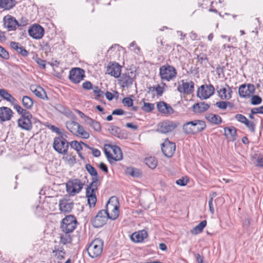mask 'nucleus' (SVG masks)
I'll return each instance as SVG.
<instances>
[{
	"instance_id": "nucleus-1",
	"label": "nucleus",
	"mask_w": 263,
	"mask_h": 263,
	"mask_svg": "<svg viewBox=\"0 0 263 263\" xmlns=\"http://www.w3.org/2000/svg\"><path fill=\"white\" fill-rule=\"evenodd\" d=\"M14 109L21 115V117L17 120L18 127L25 130H30L32 128L31 121L32 116L30 111L22 108L20 105H15Z\"/></svg>"
},
{
	"instance_id": "nucleus-2",
	"label": "nucleus",
	"mask_w": 263,
	"mask_h": 263,
	"mask_svg": "<svg viewBox=\"0 0 263 263\" xmlns=\"http://www.w3.org/2000/svg\"><path fill=\"white\" fill-rule=\"evenodd\" d=\"M205 122L201 120H194L185 123L182 126L183 132L186 135H195L206 128Z\"/></svg>"
},
{
	"instance_id": "nucleus-3",
	"label": "nucleus",
	"mask_w": 263,
	"mask_h": 263,
	"mask_svg": "<svg viewBox=\"0 0 263 263\" xmlns=\"http://www.w3.org/2000/svg\"><path fill=\"white\" fill-rule=\"evenodd\" d=\"M104 153L110 163L120 161L123 158L121 148L116 145L106 144L104 147Z\"/></svg>"
},
{
	"instance_id": "nucleus-4",
	"label": "nucleus",
	"mask_w": 263,
	"mask_h": 263,
	"mask_svg": "<svg viewBox=\"0 0 263 263\" xmlns=\"http://www.w3.org/2000/svg\"><path fill=\"white\" fill-rule=\"evenodd\" d=\"M176 69L168 64L161 66L159 68V76L162 82H169L176 78Z\"/></svg>"
},
{
	"instance_id": "nucleus-5",
	"label": "nucleus",
	"mask_w": 263,
	"mask_h": 263,
	"mask_svg": "<svg viewBox=\"0 0 263 263\" xmlns=\"http://www.w3.org/2000/svg\"><path fill=\"white\" fill-rule=\"evenodd\" d=\"M67 128L74 135L82 138L88 139L89 137V134L85 131L82 126L79 123L73 121H68L66 123Z\"/></svg>"
},
{
	"instance_id": "nucleus-6",
	"label": "nucleus",
	"mask_w": 263,
	"mask_h": 263,
	"mask_svg": "<svg viewBox=\"0 0 263 263\" xmlns=\"http://www.w3.org/2000/svg\"><path fill=\"white\" fill-rule=\"evenodd\" d=\"M118 201L115 197H111L106 205L105 211L108 213V218L111 220L116 219L119 216V210Z\"/></svg>"
},
{
	"instance_id": "nucleus-7",
	"label": "nucleus",
	"mask_w": 263,
	"mask_h": 263,
	"mask_svg": "<svg viewBox=\"0 0 263 263\" xmlns=\"http://www.w3.org/2000/svg\"><path fill=\"white\" fill-rule=\"evenodd\" d=\"M69 143L64 138L63 135H60L54 138L53 148L58 153L66 155L68 152Z\"/></svg>"
},
{
	"instance_id": "nucleus-8",
	"label": "nucleus",
	"mask_w": 263,
	"mask_h": 263,
	"mask_svg": "<svg viewBox=\"0 0 263 263\" xmlns=\"http://www.w3.org/2000/svg\"><path fill=\"white\" fill-rule=\"evenodd\" d=\"M103 247V241L99 238L95 239L87 249L89 256L92 258L99 256L102 252Z\"/></svg>"
},
{
	"instance_id": "nucleus-9",
	"label": "nucleus",
	"mask_w": 263,
	"mask_h": 263,
	"mask_svg": "<svg viewBox=\"0 0 263 263\" xmlns=\"http://www.w3.org/2000/svg\"><path fill=\"white\" fill-rule=\"evenodd\" d=\"M77 223V219L73 215H67L62 219L61 229L66 234L71 233L76 229Z\"/></svg>"
},
{
	"instance_id": "nucleus-10",
	"label": "nucleus",
	"mask_w": 263,
	"mask_h": 263,
	"mask_svg": "<svg viewBox=\"0 0 263 263\" xmlns=\"http://www.w3.org/2000/svg\"><path fill=\"white\" fill-rule=\"evenodd\" d=\"M83 183L80 179H73L69 180L66 183V190L71 195H74L79 193L82 190Z\"/></svg>"
},
{
	"instance_id": "nucleus-11",
	"label": "nucleus",
	"mask_w": 263,
	"mask_h": 263,
	"mask_svg": "<svg viewBox=\"0 0 263 263\" xmlns=\"http://www.w3.org/2000/svg\"><path fill=\"white\" fill-rule=\"evenodd\" d=\"M215 92V88L211 84L201 85L197 91V96L201 99H206L212 96Z\"/></svg>"
},
{
	"instance_id": "nucleus-12",
	"label": "nucleus",
	"mask_w": 263,
	"mask_h": 263,
	"mask_svg": "<svg viewBox=\"0 0 263 263\" xmlns=\"http://www.w3.org/2000/svg\"><path fill=\"white\" fill-rule=\"evenodd\" d=\"M108 216V213L105 210L99 211L92 221L93 226L95 228H100L103 226L109 219Z\"/></svg>"
},
{
	"instance_id": "nucleus-13",
	"label": "nucleus",
	"mask_w": 263,
	"mask_h": 263,
	"mask_svg": "<svg viewBox=\"0 0 263 263\" xmlns=\"http://www.w3.org/2000/svg\"><path fill=\"white\" fill-rule=\"evenodd\" d=\"M177 90L181 93L190 95L194 91V83L192 81L187 82L182 80L179 83Z\"/></svg>"
},
{
	"instance_id": "nucleus-14",
	"label": "nucleus",
	"mask_w": 263,
	"mask_h": 263,
	"mask_svg": "<svg viewBox=\"0 0 263 263\" xmlns=\"http://www.w3.org/2000/svg\"><path fill=\"white\" fill-rule=\"evenodd\" d=\"M178 123L170 120H165L160 123L158 126V131L162 134L171 132L175 129Z\"/></svg>"
},
{
	"instance_id": "nucleus-15",
	"label": "nucleus",
	"mask_w": 263,
	"mask_h": 263,
	"mask_svg": "<svg viewBox=\"0 0 263 263\" xmlns=\"http://www.w3.org/2000/svg\"><path fill=\"white\" fill-rule=\"evenodd\" d=\"M84 70L80 68H72L69 72V78L73 83H80L85 77Z\"/></svg>"
},
{
	"instance_id": "nucleus-16",
	"label": "nucleus",
	"mask_w": 263,
	"mask_h": 263,
	"mask_svg": "<svg viewBox=\"0 0 263 263\" xmlns=\"http://www.w3.org/2000/svg\"><path fill=\"white\" fill-rule=\"evenodd\" d=\"M161 149L164 155L167 157H172L176 150V144L175 143L165 139L162 144Z\"/></svg>"
},
{
	"instance_id": "nucleus-17",
	"label": "nucleus",
	"mask_w": 263,
	"mask_h": 263,
	"mask_svg": "<svg viewBox=\"0 0 263 263\" xmlns=\"http://www.w3.org/2000/svg\"><path fill=\"white\" fill-rule=\"evenodd\" d=\"M4 27L8 31H14L18 27V22L11 15H7L3 18Z\"/></svg>"
},
{
	"instance_id": "nucleus-18",
	"label": "nucleus",
	"mask_w": 263,
	"mask_h": 263,
	"mask_svg": "<svg viewBox=\"0 0 263 263\" xmlns=\"http://www.w3.org/2000/svg\"><path fill=\"white\" fill-rule=\"evenodd\" d=\"M133 76V73L132 72L121 74L119 77V84L123 88L130 86L134 81V78Z\"/></svg>"
},
{
	"instance_id": "nucleus-19",
	"label": "nucleus",
	"mask_w": 263,
	"mask_h": 263,
	"mask_svg": "<svg viewBox=\"0 0 263 263\" xmlns=\"http://www.w3.org/2000/svg\"><path fill=\"white\" fill-rule=\"evenodd\" d=\"M28 33L32 38L40 39L44 34V29L41 25L34 24L29 28Z\"/></svg>"
},
{
	"instance_id": "nucleus-20",
	"label": "nucleus",
	"mask_w": 263,
	"mask_h": 263,
	"mask_svg": "<svg viewBox=\"0 0 263 263\" xmlns=\"http://www.w3.org/2000/svg\"><path fill=\"white\" fill-rule=\"evenodd\" d=\"M216 90L219 97L222 100H229L232 97V90L228 85L217 86Z\"/></svg>"
},
{
	"instance_id": "nucleus-21",
	"label": "nucleus",
	"mask_w": 263,
	"mask_h": 263,
	"mask_svg": "<svg viewBox=\"0 0 263 263\" xmlns=\"http://www.w3.org/2000/svg\"><path fill=\"white\" fill-rule=\"evenodd\" d=\"M13 114V112L10 108L5 106L0 107V123L10 120Z\"/></svg>"
},
{
	"instance_id": "nucleus-22",
	"label": "nucleus",
	"mask_w": 263,
	"mask_h": 263,
	"mask_svg": "<svg viewBox=\"0 0 263 263\" xmlns=\"http://www.w3.org/2000/svg\"><path fill=\"white\" fill-rule=\"evenodd\" d=\"M121 66L119 64L115 63L108 65L106 73L115 78H119L121 75Z\"/></svg>"
},
{
	"instance_id": "nucleus-23",
	"label": "nucleus",
	"mask_w": 263,
	"mask_h": 263,
	"mask_svg": "<svg viewBox=\"0 0 263 263\" xmlns=\"http://www.w3.org/2000/svg\"><path fill=\"white\" fill-rule=\"evenodd\" d=\"M157 108L158 110L162 114L171 115L174 112L172 107L163 101L157 102Z\"/></svg>"
},
{
	"instance_id": "nucleus-24",
	"label": "nucleus",
	"mask_w": 263,
	"mask_h": 263,
	"mask_svg": "<svg viewBox=\"0 0 263 263\" xmlns=\"http://www.w3.org/2000/svg\"><path fill=\"white\" fill-rule=\"evenodd\" d=\"M73 203L66 199H62L59 201V207L61 212L66 213H69L73 208Z\"/></svg>"
},
{
	"instance_id": "nucleus-25",
	"label": "nucleus",
	"mask_w": 263,
	"mask_h": 263,
	"mask_svg": "<svg viewBox=\"0 0 263 263\" xmlns=\"http://www.w3.org/2000/svg\"><path fill=\"white\" fill-rule=\"evenodd\" d=\"M0 97L4 100L10 102L13 105L14 108L15 105H18L16 103V100L6 89H0Z\"/></svg>"
},
{
	"instance_id": "nucleus-26",
	"label": "nucleus",
	"mask_w": 263,
	"mask_h": 263,
	"mask_svg": "<svg viewBox=\"0 0 263 263\" xmlns=\"http://www.w3.org/2000/svg\"><path fill=\"white\" fill-rule=\"evenodd\" d=\"M210 104L203 102L194 104L192 106V108L194 112L200 114L206 111L210 108Z\"/></svg>"
},
{
	"instance_id": "nucleus-27",
	"label": "nucleus",
	"mask_w": 263,
	"mask_h": 263,
	"mask_svg": "<svg viewBox=\"0 0 263 263\" xmlns=\"http://www.w3.org/2000/svg\"><path fill=\"white\" fill-rule=\"evenodd\" d=\"M31 91L37 97L44 99H47V96L45 90L40 86L36 85H31L30 86Z\"/></svg>"
},
{
	"instance_id": "nucleus-28",
	"label": "nucleus",
	"mask_w": 263,
	"mask_h": 263,
	"mask_svg": "<svg viewBox=\"0 0 263 263\" xmlns=\"http://www.w3.org/2000/svg\"><path fill=\"white\" fill-rule=\"evenodd\" d=\"M147 236V232L145 230H142L133 233L131 235V239L134 242H139L142 241Z\"/></svg>"
},
{
	"instance_id": "nucleus-29",
	"label": "nucleus",
	"mask_w": 263,
	"mask_h": 263,
	"mask_svg": "<svg viewBox=\"0 0 263 263\" xmlns=\"http://www.w3.org/2000/svg\"><path fill=\"white\" fill-rule=\"evenodd\" d=\"M205 118L210 123L214 125H219L222 122V119L219 115L212 113L206 114Z\"/></svg>"
},
{
	"instance_id": "nucleus-30",
	"label": "nucleus",
	"mask_w": 263,
	"mask_h": 263,
	"mask_svg": "<svg viewBox=\"0 0 263 263\" xmlns=\"http://www.w3.org/2000/svg\"><path fill=\"white\" fill-rule=\"evenodd\" d=\"M224 135L228 139L234 141L237 137L236 128L233 126L227 127L224 128Z\"/></svg>"
},
{
	"instance_id": "nucleus-31",
	"label": "nucleus",
	"mask_w": 263,
	"mask_h": 263,
	"mask_svg": "<svg viewBox=\"0 0 263 263\" xmlns=\"http://www.w3.org/2000/svg\"><path fill=\"white\" fill-rule=\"evenodd\" d=\"M53 255L59 260L64 258L66 253L63 247L55 246L52 251Z\"/></svg>"
},
{
	"instance_id": "nucleus-32",
	"label": "nucleus",
	"mask_w": 263,
	"mask_h": 263,
	"mask_svg": "<svg viewBox=\"0 0 263 263\" xmlns=\"http://www.w3.org/2000/svg\"><path fill=\"white\" fill-rule=\"evenodd\" d=\"M15 0H0V8L10 10L15 5Z\"/></svg>"
},
{
	"instance_id": "nucleus-33",
	"label": "nucleus",
	"mask_w": 263,
	"mask_h": 263,
	"mask_svg": "<svg viewBox=\"0 0 263 263\" xmlns=\"http://www.w3.org/2000/svg\"><path fill=\"white\" fill-rule=\"evenodd\" d=\"M92 182L87 186L86 191H89L91 193H96L99 185V177H95L92 178Z\"/></svg>"
},
{
	"instance_id": "nucleus-34",
	"label": "nucleus",
	"mask_w": 263,
	"mask_h": 263,
	"mask_svg": "<svg viewBox=\"0 0 263 263\" xmlns=\"http://www.w3.org/2000/svg\"><path fill=\"white\" fill-rule=\"evenodd\" d=\"M85 121L89 125L95 130L97 132L100 131L101 129V125L98 121H96L89 117H86Z\"/></svg>"
},
{
	"instance_id": "nucleus-35",
	"label": "nucleus",
	"mask_w": 263,
	"mask_h": 263,
	"mask_svg": "<svg viewBox=\"0 0 263 263\" xmlns=\"http://www.w3.org/2000/svg\"><path fill=\"white\" fill-rule=\"evenodd\" d=\"M86 196L87 198L88 203L89 205V206L90 208L94 207L97 201L96 193H91L89 191H86Z\"/></svg>"
},
{
	"instance_id": "nucleus-36",
	"label": "nucleus",
	"mask_w": 263,
	"mask_h": 263,
	"mask_svg": "<svg viewBox=\"0 0 263 263\" xmlns=\"http://www.w3.org/2000/svg\"><path fill=\"white\" fill-rule=\"evenodd\" d=\"M22 103L23 106L26 108L25 109H30L32 108L33 105V100L29 97L25 96H24L22 100Z\"/></svg>"
},
{
	"instance_id": "nucleus-37",
	"label": "nucleus",
	"mask_w": 263,
	"mask_h": 263,
	"mask_svg": "<svg viewBox=\"0 0 263 263\" xmlns=\"http://www.w3.org/2000/svg\"><path fill=\"white\" fill-rule=\"evenodd\" d=\"M126 174L133 177L138 178L141 176V172L138 169L133 167L126 168L125 170Z\"/></svg>"
},
{
	"instance_id": "nucleus-38",
	"label": "nucleus",
	"mask_w": 263,
	"mask_h": 263,
	"mask_svg": "<svg viewBox=\"0 0 263 263\" xmlns=\"http://www.w3.org/2000/svg\"><path fill=\"white\" fill-rule=\"evenodd\" d=\"M206 225V221L203 220L201 221L198 225L193 228L191 230V233L193 234H198L202 232L203 229L205 227Z\"/></svg>"
},
{
	"instance_id": "nucleus-39",
	"label": "nucleus",
	"mask_w": 263,
	"mask_h": 263,
	"mask_svg": "<svg viewBox=\"0 0 263 263\" xmlns=\"http://www.w3.org/2000/svg\"><path fill=\"white\" fill-rule=\"evenodd\" d=\"M145 163L151 168H155L157 165V160L155 157H150L144 160Z\"/></svg>"
},
{
	"instance_id": "nucleus-40",
	"label": "nucleus",
	"mask_w": 263,
	"mask_h": 263,
	"mask_svg": "<svg viewBox=\"0 0 263 263\" xmlns=\"http://www.w3.org/2000/svg\"><path fill=\"white\" fill-rule=\"evenodd\" d=\"M239 96L242 98L249 97L250 96V92L248 91L246 88V85L245 84L241 85L238 89Z\"/></svg>"
},
{
	"instance_id": "nucleus-41",
	"label": "nucleus",
	"mask_w": 263,
	"mask_h": 263,
	"mask_svg": "<svg viewBox=\"0 0 263 263\" xmlns=\"http://www.w3.org/2000/svg\"><path fill=\"white\" fill-rule=\"evenodd\" d=\"M85 168L89 174L92 177H98V174L95 168L90 164L85 165Z\"/></svg>"
},
{
	"instance_id": "nucleus-42",
	"label": "nucleus",
	"mask_w": 263,
	"mask_h": 263,
	"mask_svg": "<svg viewBox=\"0 0 263 263\" xmlns=\"http://www.w3.org/2000/svg\"><path fill=\"white\" fill-rule=\"evenodd\" d=\"M82 143H79L77 141H72L69 143L71 147L77 151L78 153L82 149Z\"/></svg>"
},
{
	"instance_id": "nucleus-43",
	"label": "nucleus",
	"mask_w": 263,
	"mask_h": 263,
	"mask_svg": "<svg viewBox=\"0 0 263 263\" xmlns=\"http://www.w3.org/2000/svg\"><path fill=\"white\" fill-rule=\"evenodd\" d=\"M108 130L112 135H113L115 136L119 137V136L120 135V130L119 127H118L117 126L112 125L108 129Z\"/></svg>"
},
{
	"instance_id": "nucleus-44",
	"label": "nucleus",
	"mask_w": 263,
	"mask_h": 263,
	"mask_svg": "<svg viewBox=\"0 0 263 263\" xmlns=\"http://www.w3.org/2000/svg\"><path fill=\"white\" fill-rule=\"evenodd\" d=\"M154 108V104L150 103L144 102L142 109L147 112H151Z\"/></svg>"
},
{
	"instance_id": "nucleus-45",
	"label": "nucleus",
	"mask_w": 263,
	"mask_h": 263,
	"mask_svg": "<svg viewBox=\"0 0 263 263\" xmlns=\"http://www.w3.org/2000/svg\"><path fill=\"white\" fill-rule=\"evenodd\" d=\"M262 99L257 95L253 96L251 99V103L252 105H258L261 103Z\"/></svg>"
},
{
	"instance_id": "nucleus-46",
	"label": "nucleus",
	"mask_w": 263,
	"mask_h": 263,
	"mask_svg": "<svg viewBox=\"0 0 263 263\" xmlns=\"http://www.w3.org/2000/svg\"><path fill=\"white\" fill-rule=\"evenodd\" d=\"M93 93L96 95L95 99H99L100 98L103 97L104 92L98 86H95L93 88Z\"/></svg>"
},
{
	"instance_id": "nucleus-47",
	"label": "nucleus",
	"mask_w": 263,
	"mask_h": 263,
	"mask_svg": "<svg viewBox=\"0 0 263 263\" xmlns=\"http://www.w3.org/2000/svg\"><path fill=\"white\" fill-rule=\"evenodd\" d=\"M82 144H83L86 147L90 149L92 151V153L93 154V155L95 156V157H99L101 155V152L100 151L97 149V148H92V147H90L89 145H88L87 144L83 143L82 142Z\"/></svg>"
},
{
	"instance_id": "nucleus-48",
	"label": "nucleus",
	"mask_w": 263,
	"mask_h": 263,
	"mask_svg": "<svg viewBox=\"0 0 263 263\" xmlns=\"http://www.w3.org/2000/svg\"><path fill=\"white\" fill-rule=\"evenodd\" d=\"M243 124L246 125L252 133L255 132V124L253 122L250 121L247 119V121H246Z\"/></svg>"
},
{
	"instance_id": "nucleus-49",
	"label": "nucleus",
	"mask_w": 263,
	"mask_h": 263,
	"mask_svg": "<svg viewBox=\"0 0 263 263\" xmlns=\"http://www.w3.org/2000/svg\"><path fill=\"white\" fill-rule=\"evenodd\" d=\"M0 57L5 60L9 58L8 52L3 47L0 46Z\"/></svg>"
},
{
	"instance_id": "nucleus-50",
	"label": "nucleus",
	"mask_w": 263,
	"mask_h": 263,
	"mask_svg": "<svg viewBox=\"0 0 263 263\" xmlns=\"http://www.w3.org/2000/svg\"><path fill=\"white\" fill-rule=\"evenodd\" d=\"M228 105H231V103L227 101H219L216 103L217 107L222 109H226Z\"/></svg>"
},
{
	"instance_id": "nucleus-51",
	"label": "nucleus",
	"mask_w": 263,
	"mask_h": 263,
	"mask_svg": "<svg viewBox=\"0 0 263 263\" xmlns=\"http://www.w3.org/2000/svg\"><path fill=\"white\" fill-rule=\"evenodd\" d=\"M122 103L125 106L130 107L133 105V100L130 98L126 97L123 99Z\"/></svg>"
},
{
	"instance_id": "nucleus-52",
	"label": "nucleus",
	"mask_w": 263,
	"mask_h": 263,
	"mask_svg": "<svg viewBox=\"0 0 263 263\" xmlns=\"http://www.w3.org/2000/svg\"><path fill=\"white\" fill-rule=\"evenodd\" d=\"M235 118L239 122L244 123L247 121V118L241 114H236L235 116Z\"/></svg>"
},
{
	"instance_id": "nucleus-53",
	"label": "nucleus",
	"mask_w": 263,
	"mask_h": 263,
	"mask_svg": "<svg viewBox=\"0 0 263 263\" xmlns=\"http://www.w3.org/2000/svg\"><path fill=\"white\" fill-rule=\"evenodd\" d=\"M155 91L156 92V94L158 96H161L164 91L163 87H161L159 85H157L155 86Z\"/></svg>"
},
{
	"instance_id": "nucleus-54",
	"label": "nucleus",
	"mask_w": 263,
	"mask_h": 263,
	"mask_svg": "<svg viewBox=\"0 0 263 263\" xmlns=\"http://www.w3.org/2000/svg\"><path fill=\"white\" fill-rule=\"evenodd\" d=\"M71 240L72 239L69 235L66 236V237H64L63 236L61 237V241L64 245L68 243H70Z\"/></svg>"
},
{
	"instance_id": "nucleus-55",
	"label": "nucleus",
	"mask_w": 263,
	"mask_h": 263,
	"mask_svg": "<svg viewBox=\"0 0 263 263\" xmlns=\"http://www.w3.org/2000/svg\"><path fill=\"white\" fill-rule=\"evenodd\" d=\"M197 61L201 64L204 61H207L208 58L206 55L203 53L200 54L197 56Z\"/></svg>"
},
{
	"instance_id": "nucleus-56",
	"label": "nucleus",
	"mask_w": 263,
	"mask_h": 263,
	"mask_svg": "<svg viewBox=\"0 0 263 263\" xmlns=\"http://www.w3.org/2000/svg\"><path fill=\"white\" fill-rule=\"evenodd\" d=\"M17 52L23 57H27L28 55V52L22 46L20 47Z\"/></svg>"
},
{
	"instance_id": "nucleus-57",
	"label": "nucleus",
	"mask_w": 263,
	"mask_h": 263,
	"mask_svg": "<svg viewBox=\"0 0 263 263\" xmlns=\"http://www.w3.org/2000/svg\"><path fill=\"white\" fill-rule=\"evenodd\" d=\"M256 166L259 167H263V156H259L257 157L256 159Z\"/></svg>"
},
{
	"instance_id": "nucleus-58",
	"label": "nucleus",
	"mask_w": 263,
	"mask_h": 263,
	"mask_svg": "<svg viewBox=\"0 0 263 263\" xmlns=\"http://www.w3.org/2000/svg\"><path fill=\"white\" fill-rule=\"evenodd\" d=\"M83 88L86 90H90L92 88V85L89 81H86L82 85Z\"/></svg>"
},
{
	"instance_id": "nucleus-59",
	"label": "nucleus",
	"mask_w": 263,
	"mask_h": 263,
	"mask_svg": "<svg viewBox=\"0 0 263 263\" xmlns=\"http://www.w3.org/2000/svg\"><path fill=\"white\" fill-rule=\"evenodd\" d=\"M28 20L25 17H22L18 22V27L19 26H25L28 24Z\"/></svg>"
},
{
	"instance_id": "nucleus-60",
	"label": "nucleus",
	"mask_w": 263,
	"mask_h": 263,
	"mask_svg": "<svg viewBox=\"0 0 263 263\" xmlns=\"http://www.w3.org/2000/svg\"><path fill=\"white\" fill-rule=\"evenodd\" d=\"M11 47L14 49L16 51L18 50V49L20 48L21 45L17 42H11L10 43Z\"/></svg>"
},
{
	"instance_id": "nucleus-61",
	"label": "nucleus",
	"mask_w": 263,
	"mask_h": 263,
	"mask_svg": "<svg viewBox=\"0 0 263 263\" xmlns=\"http://www.w3.org/2000/svg\"><path fill=\"white\" fill-rule=\"evenodd\" d=\"M188 182L187 180H185L184 178H181L178 180H177L176 182V183L179 185L181 186H184Z\"/></svg>"
},
{
	"instance_id": "nucleus-62",
	"label": "nucleus",
	"mask_w": 263,
	"mask_h": 263,
	"mask_svg": "<svg viewBox=\"0 0 263 263\" xmlns=\"http://www.w3.org/2000/svg\"><path fill=\"white\" fill-rule=\"evenodd\" d=\"M124 110L122 109H116L112 111V115H122L124 114Z\"/></svg>"
},
{
	"instance_id": "nucleus-63",
	"label": "nucleus",
	"mask_w": 263,
	"mask_h": 263,
	"mask_svg": "<svg viewBox=\"0 0 263 263\" xmlns=\"http://www.w3.org/2000/svg\"><path fill=\"white\" fill-rule=\"evenodd\" d=\"M100 168L105 173L107 174L108 173V168L107 165L104 163H100L99 165Z\"/></svg>"
},
{
	"instance_id": "nucleus-64",
	"label": "nucleus",
	"mask_w": 263,
	"mask_h": 263,
	"mask_svg": "<svg viewBox=\"0 0 263 263\" xmlns=\"http://www.w3.org/2000/svg\"><path fill=\"white\" fill-rule=\"evenodd\" d=\"M36 62L42 68L46 67L45 61L39 58L36 60Z\"/></svg>"
}]
</instances>
